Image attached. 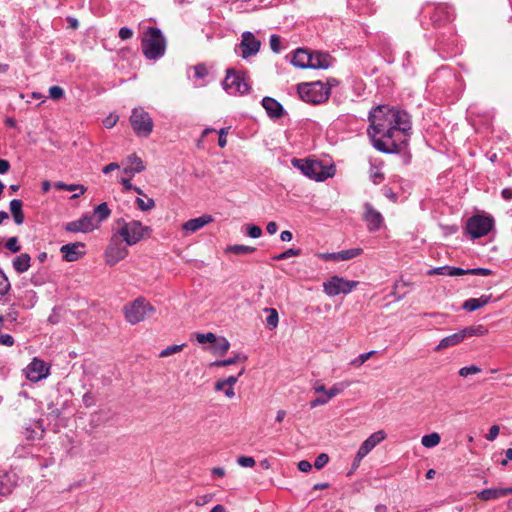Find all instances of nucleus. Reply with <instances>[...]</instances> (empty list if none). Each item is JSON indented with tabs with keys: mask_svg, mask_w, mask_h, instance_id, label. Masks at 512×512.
I'll return each mask as SVG.
<instances>
[{
	"mask_svg": "<svg viewBox=\"0 0 512 512\" xmlns=\"http://www.w3.org/2000/svg\"><path fill=\"white\" fill-rule=\"evenodd\" d=\"M228 133V128H221L219 131L218 145L223 148L227 144L226 135Z\"/></svg>",
	"mask_w": 512,
	"mask_h": 512,
	"instance_id": "nucleus-60",
	"label": "nucleus"
},
{
	"mask_svg": "<svg viewBox=\"0 0 512 512\" xmlns=\"http://www.w3.org/2000/svg\"><path fill=\"white\" fill-rule=\"evenodd\" d=\"M311 53L305 49L298 48L293 55L291 63L298 68H310Z\"/></svg>",
	"mask_w": 512,
	"mask_h": 512,
	"instance_id": "nucleus-26",
	"label": "nucleus"
},
{
	"mask_svg": "<svg viewBox=\"0 0 512 512\" xmlns=\"http://www.w3.org/2000/svg\"><path fill=\"white\" fill-rule=\"evenodd\" d=\"M64 96V90L60 86H52L49 88V97L53 100L61 99Z\"/></svg>",
	"mask_w": 512,
	"mask_h": 512,
	"instance_id": "nucleus-49",
	"label": "nucleus"
},
{
	"mask_svg": "<svg viewBox=\"0 0 512 512\" xmlns=\"http://www.w3.org/2000/svg\"><path fill=\"white\" fill-rule=\"evenodd\" d=\"M450 271H451V266L446 265V266L433 268V269L429 270L428 274H430V275L438 274V275L450 276Z\"/></svg>",
	"mask_w": 512,
	"mask_h": 512,
	"instance_id": "nucleus-55",
	"label": "nucleus"
},
{
	"mask_svg": "<svg viewBox=\"0 0 512 512\" xmlns=\"http://www.w3.org/2000/svg\"><path fill=\"white\" fill-rule=\"evenodd\" d=\"M358 285V281L332 276L323 283V291L329 297H334L339 294H348Z\"/></svg>",
	"mask_w": 512,
	"mask_h": 512,
	"instance_id": "nucleus-10",
	"label": "nucleus"
},
{
	"mask_svg": "<svg viewBox=\"0 0 512 512\" xmlns=\"http://www.w3.org/2000/svg\"><path fill=\"white\" fill-rule=\"evenodd\" d=\"M222 85L224 90L231 95H242L247 93L250 89L245 73L236 71L233 68L227 69L226 77L223 80Z\"/></svg>",
	"mask_w": 512,
	"mask_h": 512,
	"instance_id": "nucleus-9",
	"label": "nucleus"
},
{
	"mask_svg": "<svg viewBox=\"0 0 512 512\" xmlns=\"http://www.w3.org/2000/svg\"><path fill=\"white\" fill-rule=\"evenodd\" d=\"M270 48L273 52L279 53L281 51V40L280 37L276 34L270 36Z\"/></svg>",
	"mask_w": 512,
	"mask_h": 512,
	"instance_id": "nucleus-50",
	"label": "nucleus"
},
{
	"mask_svg": "<svg viewBox=\"0 0 512 512\" xmlns=\"http://www.w3.org/2000/svg\"><path fill=\"white\" fill-rule=\"evenodd\" d=\"M211 500H212V495L205 494V495L197 497L195 504L197 506H203V505L207 504L208 502H210Z\"/></svg>",
	"mask_w": 512,
	"mask_h": 512,
	"instance_id": "nucleus-63",
	"label": "nucleus"
},
{
	"mask_svg": "<svg viewBox=\"0 0 512 512\" xmlns=\"http://www.w3.org/2000/svg\"><path fill=\"white\" fill-rule=\"evenodd\" d=\"M196 339L200 344H204L207 342L213 343L216 342V335L212 332H208L206 334L197 333Z\"/></svg>",
	"mask_w": 512,
	"mask_h": 512,
	"instance_id": "nucleus-44",
	"label": "nucleus"
},
{
	"mask_svg": "<svg viewBox=\"0 0 512 512\" xmlns=\"http://www.w3.org/2000/svg\"><path fill=\"white\" fill-rule=\"evenodd\" d=\"M298 94L300 98L311 104H321L329 99L330 91L321 81L310 83H300L298 85Z\"/></svg>",
	"mask_w": 512,
	"mask_h": 512,
	"instance_id": "nucleus-5",
	"label": "nucleus"
},
{
	"mask_svg": "<svg viewBox=\"0 0 512 512\" xmlns=\"http://www.w3.org/2000/svg\"><path fill=\"white\" fill-rule=\"evenodd\" d=\"M229 348H230V343L225 338H221L220 341L217 342L216 347H215L216 351L221 355L225 354L229 350Z\"/></svg>",
	"mask_w": 512,
	"mask_h": 512,
	"instance_id": "nucleus-53",
	"label": "nucleus"
},
{
	"mask_svg": "<svg viewBox=\"0 0 512 512\" xmlns=\"http://www.w3.org/2000/svg\"><path fill=\"white\" fill-rule=\"evenodd\" d=\"M364 220L367 223V228L369 231H377L383 224V216L382 214L374 209V207L370 203H365L364 205Z\"/></svg>",
	"mask_w": 512,
	"mask_h": 512,
	"instance_id": "nucleus-16",
	"label": "nucleus"
},
{
	"mask_svg": "<svg viewBox=\"0 0 512 512\" xmlns=\"http://www.w3.org/2000/svg\"><path fill=\"white\" fill-rule=\"evenodd\" d=\"M123 242L122 238L116 233L112 235L105 251V259L108 265L113 266L128 255V245H124Z\"/></svg>",
	"mask_w": 512,
	"mask_h": 512,
	"instance_id": "nucleus-11",
	"label": "nucleus"
},
{
	"mask_svg": "<svg viewBox=\"0 0 512 512\" xmlns=\"http://www.w3.org/2000/svg\"><path fill=\"white\" fill-rule=\"evenodd\" d=\"M127 165L124 167L123 172L133 177L135 174L145 170L144 162L136 154H131L126 158Z\"/></svg>",
	"mask_w": 512,
	"mask_h": 512,
	"instance_id": "nucleus-24",
	"label": "nucleus"
},
{
	"mask_svg": "<svg viewBox=\"0 0 512 512\" xmlns=\"http://www.w3.org/2000/svg\"><path fill=\"white\" fill-rule=\"evenodd\" d=\"M5 247L13 253H17L21 250V246L18 243L17 237H11L7 240Z\"/></svg>",
	"mask_w": 512,
	"mask_h": 512,
	"instance_id": "nucleus-48",
	"label": "nucleus"
},
{
	"mask_svg": "<svg viewBox=\"0 0 512 512\" xmlns=\"http://www.w3.org/2000/svg\"><path fill=\"white\" fill-rule=\"evenodd\" d=\"M13 481L7 473H0V496H6L12 492Z\"/></svg>",
	"mask_w": 512,
	"mask_h": 512,
	"instance_id": "nucleus-31",
	"label": "nucleus"
},
{
	"mask_svg": "<svg viewBox=\"0 0 512 512\" xmlns=\"http://www.w3.org/2000/svg\"><path fill=\"white\" fill-rule=\"evenodd\" d=\"M499 432H500V427L498 425H493L490 427L488 433L486 434L485 438L488 440V441H494L497 436L499 435Z\"/></svg>",
	"mask_w": 512,
	"mask_h": 512,
	"instance_id": "nucleus-57",
	"label": "nucleus"
},
{
	"mask_svg": "<svg viewBox=\"0 0 512 512\" xmlns=\"http://www.w3.org/2000/svg\"><path fill=\"white\" fill-rule=\"evenodd\" d=\"M85 247L82 242H75L63 245L60 248V252L63 255V258L67 262L77 261L85 252L81 251Z\"/></svg>",
	"mask_w": 512,
	"mask_h": 512,
	"instance_id": "nucleus-17",
	"label": "nucleus"
},
{
	"mask_svg": "<svg viewBox=\"0 0 512 512\" xmlns=\"http://www.w3.org/2000/svg\"><path fill=\"white\" fill-rule=\"evenodd\" d=\"M94 214L95 215L93 216L95 218L97 217L96 222H98L100 225L101 222H103L110 216L111 210L108 207V204L106 202H103L94 208Z\"/></svg>",
	"mask_w": 512,
	"mask_h": 512,
	"instance_id": "nucleus-32",
	"label": "nucleus"
},
{
	"mask_svg": "<svg viewBox=\"0 0 512 512\" xmlns=\"http://www.w3.org/2000/svg\"><path fill=\"white\" fill-rule=\"evenodd\" d=\"M262 106L266 110L267 114L271 118H280L284 114L283 106L274 98L264 97L262 99Z\"/></svg>",
	"mask_w": 512,
	"mask_h": 512,
	"instance_id": "nucleus-23",
	"label": "nucleus"
},
{
	"mask_svg": "<svg viewBox=\"0 0 512 512\" xmlns=\"http://www.w3.org/2000/svg\"><path fill=\"white\" fill-rule=\"evenodd\" d=\"M492 300V295H481L479 298H469L464 301L462 304V308L467 312L476 311L485 305H487Z\"/></svg>",
	"mask_w": 512,
	"mask_h": 512,
	"instance_id": "nucleus-25",
	"label": "nucleus"
},
{
	"mask_svg": "<svg viewBox=\"0 0 512 512\" xmlns=\"http://www.w3.org/2000/svg\"><path fill=\"white\" fill-rule=\"evenodd\" d=\"M55 187L60 190H67V191H75L79 190V193H76L72 196V198H77L80 195H83L86 192V187L80 184H65L63 182H57L55 184Z\"/></svg>",
	"mask_w": 512,
	"mask_h": 512,
	"instance_id": "nucleus-34",
	"label": "nucleus"
},
{
	"mask_svg": "<svg viewBox=\"0 0 512 512\" xmlns=\"http://www.w3.org/2000/svg\"><path fill=\"white\" fill-rule=\"evenodd\" d=\"M208 74V69L204 64L194 66V75L198 79H202Z\"/></svg>",
	"mask_w": 512,
	"mask_h": 512,
	"instance_id": "nucleus-54",
	"label": "nucleus"
},
{
	"mask_svg": "<svg viewBox=\"0 0 512 512\" xmlns=\"http://www.w3.org/2000/svg\"><path fill=\"white\" fill-rule=\"evenodd\" d=\"M310 61V69H328L333 65L334 58L326 52L314 51L311 52Z\"/></svg>",
	"mask_w": 512,
	"mask_h": 512,
	"instance_id": "nucleus-18",
	"label": "nucleus"
},
{
	"mask_svg": "<svg viewBox=\"0 0 512 512\" xmlns=\"http://www.w3.org/2000/svg\"><path fill=\"white\" fill-rule=\"evenodd\" d=\"M292 165L298 168L306 177L315 181H324L334 175L332 166H324L317 160L294 158Z\"/></svg>",
	"mask_w": 512,
	"mask_h": 512,
	"instance_id": "nucleus-4",
	"label": "nucleus"
},
{
	"mask_svg": "<svg viewBox=\"0 0 512 512\" xmlns=\"http://www.w3.org/2000/svg\"><path fill=\"white\" fill-rule=\"evenodd\" d=\"M464 341L462 331H458L454 334L448 335L440 340L438 345L435 347V351H441L446 348L456 346Z\"/></svg>",
	"mask_w": 512,
	"mask_h": 512,
	"instance_id": "nucleus-27",
	"label": "nucleus"
},
{
	"mask_svg": "<svg viewBox=\"0 0 512 512\" xmlns=\"http://www.w3.org/2000/svg\"><path fill=\"white\" fill-rule=\"evenodd\" d=\"M237 463L241 467L251 468L255 465V460L253 457L250 456H240L237 458Z\"/></svg>",
	"mask_w": 512,
	"mask_h": 512,
	"instance_id": "nucleus-52",
	"label": "nucleus"
},
{
	"mask_svg": "<svg viewBox=\"0 0 512 512\" xmlns=\"http://www.w3.org/2000/svg\"><path fill=\"white\" fill-rule=\"evenodd\" d=\"M469 275H478V276H489L492 274V270L487 268H472L469 269Z\"/></svg>",
	"mask_w": 512,
	"mask_h": 512,
	"instance_id": "nucleus-58",
	"label": "nucleus"
},
{
	"mask_svg": "<svg viewBox=\"0 0 512 512\" xmlns=\"http://www.w3.org/2000/svg\"><path fill=\"white\" fill-rule=\"evenodd\" d=\"M184 346L185 344L168 346L160 352L159 357L164 358L174 353H178L183 349Z\"/></svg>",
	"mask_w": 512,
	"mask_h": 512,
	"instance_id": "nucleus-43",
	"label": "nucleus"
},
{
	"mask_svg": "<svg viewBox=\"0 0 512 512\" xmlns=\"http://www.w3.org/2000/svg\"><path fill=\"white\" fill-rule=\"evenodd\" d=\"M142 52L149 60L161 58L166 51V39L159 28L149 27L141 43Z\"/></svg>",
	"mask_w": 512,
	"mask_h": 512,
	"instance_id": "nucleus-2",
	"label": "nucleus"
},
{
	"mask_svg": "<svg viewBox=\"0 0 512 512\" xmlns=\"http://www.w3.org/2000/svg\"><path fill=\"white\" fill-rule=\"evenodd\" d=\"M117 224L119 228L116 234L120 236L128 246L137 244L145 237V235H149L151 232V228L149 226H144L137 220L127 222L124 219H119Z\"/></svg>",
	"mask_w": 512,
	"mask_h": 512,
	"instance_id": "nucleus-3",
	"label": "nucleus"
},
{
	"mask_svg": "<svg viewBox=\"0 0 512 512\" xmlns=\"http://www.w3.org/2000/svg\"><path fill=\"white\" fill-rule=\"evenodd\" d=\"M118 115L116 114H110L109 116H107L104 120H103V125L110 129L112 127H114L116 125V123L118 122Z\"/></svg>",
	"mask_w": 512,
	"mask_h": 512,
	"instance_id": "nucleus-56",
	"label": "nucleus"
},
{
	"mask_svg": "<svg viewBox=\"0 0 512 512\" xmlns=\"http://www.w3.org/2000/svg\"><path fill=\"white\" fill-rule=\"evenodd\" d=\"M481 372V368L476 365H470L460 368L458 374L461 377H467L469 375L477 374Z\"/></svg>",
	"mask_w": 512,
	"mask_h": 512,
	"instance_id": "nucleus-42",
	"label": "nucleus"
},
{
	"mask_svg": "<svg viewBox=\"0 0 512 512\" xmlns=\"http://www.w3.org/2000/svg\"><path fill=\"white\" fill-rule=\"evenodd\" d=\"M461 331L464 339L473 336H484L488 333V329L482 324L468 326L463 328Z\"/></svg>",
	"mask_w": 512,
	"mask_h": 512,
	"instance_id": "nucleus-30",
	"label": "nucleus"
},
{
	"mask_svg": "<svg viewBox=\"0 0 512 512\" xmlns=\"http://www.w3.org/2000/svg\"><path fill=\"white\" fill-rule=\"evenodd\" d=\"M0 344L12 346L14 344V338L10 334H2L0 336Z\"/></svg>",
	"mask_w": 512,
	"mask_h": 512,
	"instance_id": "nucleus-62",
	"label": "nucleus"
},
{
	"mask_svg": "<svg viewBox=\"0 0 512 512\" xmlns=\"http://www.w3.org/2000/svg\"><path fill=\"white\" fill-rule=\"evenodd\" d=\"M363 253L362 248H351L337 252L338 261H346Z\"/></svg>",
	"mask_w": 512,
	"mask_h": 512,
	"instance_id": "nucleus-36",
	"label": "nucleus"
},
{
	"mask_svg": "<svg viewBox=\"0 0 512 512\" xmlns=\"http://www.w3.org/2000/svg\"><path fill=\"white\" fill-rule=\"evenodd\" d=\"M213 220L214 219L211 215H202L198 218H193L183 223L182 230L188 233H194L203 228L205 225L213 222Z\"/></svg>",
	"mask_w": 512,
	"mask_h": 512,
	"instance_id": "nucleus-22",
	"label": "nucleus"
},
{
	"mask_svg": "<svg viewBox=\"0 0 512 512\" xmlns=\"http://www.w3.org/2000/svg\"><path fill=\"white\" fill-rule=\"evenodd\" d=\"M263 311L265 313H268V316L266 318V324L268 329H275L279 324V315L277 310L275 308H264Z\"/></svg>",
	"mask_w": 512,
	"mask_h": 512,
	"instance_id": "nucleus-33",
	"label": "nucleus"
},
{
	"mask_svg": "<svg viewBox=\"0 0 512 512\" xmlns=\"http://www.w3.org/2000/svg\"><path fill=\"white\" fill-rule=\"evenodd\" d=\"M328 461H329L328 454L321 453L316 457L315 462H314V467L316 469H321L328 463Z\"/></svg>",
	"mask_w": 512,
	"mask_h": 512,
	"instance_id": "nucleus-51",
	"label": "nucleus"
},
{
	"mask_svg": "<svg viewBox=\"0 0 512 512\" xmlns=\"http://www.w3.org/2000/svg\"><path fill=\"white\" fill-rule=\"evenodd\" d=\"M99 227L96 218L89 214H83L79 219L68 222L64 229L72 233H88Z\"/></svg>",
	"mask_w": 512,
	"mask_h": 512,
	"instance_id": "nucleus-12",
	"label": "nucleus"
},
{
	"mask_svg": "<svg viewBox=\"0 0 512 512\" xmlns=\"http://www.w3.org/2000/svg\"><path fill=\"white\" fill-rule=\"evenodd\" d=\"M327 403H328L327 398H325V396H320L310 402V407L315 408L317 406H322Z\"/></svg>",
	"mask_w": 512,
	"mask_h": 512,
	"instance_id": "nucleus-64",
	"label": "nucleus"
},
{
	"mask_svg": "<svg viewBox=\"0 0 512 512\" xmlns=\"http://www.w3.org/2000/svg\"><path fill=\"white\" fill-rule=\"evenodd\" d=\"M261 42L249 31L242 34V40L239 44L241 57L247 59L256 55L260 50Z\"/></svg>",
	"mask_w": 512,
	"mask_h": 512,
	"instance_id": "nucleus-14",
	"label": "nucleus"
},
{
	"mask_svg": "<svg viewBox=\"0 0 512 512\" xmlns=\"http://www.w3.org/2000/svg\"><path fill=\"white\" fill-rule=\"evenodd\" d=\"M24 371L28 380L38 382L48 377L49 366L43 360L34 358Z\"/></svg>",
	"mask_w": 512,
	"mask_h": 512,
	"instance_id": "nucleus-13",
	"label": "nucleus"
},
{
	"mask_svg": "<svg viewBox=\"0 0 512 512\" xmlns=\"http://www.w3.org/2000/svg\"><path fill=\"white\" fill-rule=\"evenodd\" d=\"M386 438V433L379 430L371 434L360 446V455H368L380 442Z\"/></svg>",
	"mask_w": 512,
	"mask_h": 512,
	"instance_id": "nucleus-20",
	"label": "nucleus"
},
{
	"mask_svg": "<svg viewBox=\"0 0 512 512\" xmlns=\"http://www.w3.org/2000/svg\"><path fill=\"white\" fill-rule=\"evenodd\" d=\"M370 179L374 184H379L383 181V173L376 167L372 166L370 170Z\"/></svg>",
	"mask_w": 512,
	"mask_h": 512,
	"instance_id": "nucleus-46",
	"label": "nucleus"
},
{
	"mask_svg": "<svg viewBox=\"0 0 512 512\" xmlns=\"http://www.w3.org/2000/svg\"><path fill=\"white\" fill-rule=\"evenodd\" d=\"M155 312V308L144 298L140 297L124 307L127 322L134 325Z\"/></svg>",
	"mask_w": 512,
	"mask_h": 512,
	"instance_id": "nucleus-7",
	"label": "nucleus"
},
{
	"mask_svg": "<svg viewBox=\"0 0 512 512\" xmlns=\"http://www.w3.org/2000/svg\"><path fill=\"white\" fill-rule=\"evenodd\" d=\"M82 402L85 407H91L95 404V398L91 392H86L82 397Z\"/></svg>",
	"mask_w": 512,
	"mask_h": 512,
	"instance_id": "nucleus-59",
	"label": "nucleus"
},
{
	"mask_svg": "<svg viewBox=\"0 0 512 512\" xmlns=\"http://www.w3.org/2000/svg\"><path fill=\"white\" fill-rule=\"evenodd\" d=\"M31 257L27 253H22L13 260V268L18 273H24L30 268Z\"/></svg>",
	"mask_w": 512,
	"mask_h": 512,
	"instance_id": "nucleus-29",
	"label": "nucleus"
},
{
	"mask_svg": "<svg viewBox=\"0 0 512 512\" xmlns=\"http://www.w3.org/2000/svg\"><path fill=\"white\" fill-rule=\"evenodd\" d=\"M136 205L141 211H150L155 207V201L152 198L146 197V200L143 198H136Z\"/></svg>",
	"mask_w": 512,
	"mask_h": 512,
	"instance_id": "nucleus-39",
	"label": "nucleus"
},
{
	"mask_svg": "<svg viewBox=\"0 0 512 512\" xmlns=\"http://www.w3.org/2000/svg\"><path fill=\"white\" fill-rule=\"evenodd\" d=\"M246 234L251 238H259L262 235V229L253 224H249L246 227Z\"/></svg>",
	"mask_w": 512,
	"mask_h": 512,
	"instance_id": "nucleus-47",
	"label": "nucleus"
},
{
	"mask_svg": "<svg viewBox=\"0 0 512 512\" xmlns=\"http://www.w3.org/2000/svg\"><path fill=\"white\" fill-rule=\"evenodd\" d=\"M255 250H256L255 247L242 245V244L230 245L226 248L227 253H233L236 255L251 254Z\"/></svg>",
	"mask_w": 512,
	"mask_h": 512,
	"instance_id": "nucleus-35",
	"label": "nucleus"
},
{
	"mask_svg": "<svg viewBox=\"0 0 512 512\" xmlns=\"http://www.w3.org/2000/svg\"><path fill=\"white\" fill-rule=\"evenodd\" d=\"M245 371V368L239 371L237 376H229L228 378L218 380L215 383L214 389L215 391H222L224 387H226L225 396L229 399H232L235 396V391L233 386L237 383L238 377L241 376Z\"/></svg>",
	"mask_w": 512,
	"mask_h": 512,
	"instance_id": "nucleus-19",
	"label": "nucleus"
},
{
	"mask_svg": "<svg viewBox=\"0 0 512 512\" xmlns=\"http://www.w3.org/2000/svg\"><path fill=\"white\" fill-rule=\"evenodd\" d=\"M512 494V487L507 488H488L477 493V497L482 501L496 500Z\"/></svg>",
	"mask_w": 512,
	"mask_h": 512,
	"instance_id": "nucleus-21",
	"label": "nucleus"
},
{
	"mask_svg": "<svg viewBox=\"0 0 512 512\" xmlns=\"http://www.w3.org/2000/svg\"><path fill=\"white\" fill-rule=\"evenodd\" d=\"M9 290L10 282L5 273L0 269V300L8 293Z\"/></svg>",
	"mask_w": 512,
	"mask_h": 512,
	"instance_id": "nucleus-41",
	"label": "nucleus"
},
{
	"mask_svg": "<svg viewBox=\"0 0 512 512\" xmlns=\"http://www.w3.org/2000/svg\"><path fill=\"white\" fill-rule=\"evenodd\" d=\"M130 123L133 131L139 137H148L153 131V120L149 113L142 107H137L132 110Z\"/></svg>",
	"mask_w": 512,
	"mask_h": 512,
	"instance_id": "nucleus-8",
	"label": "nucleus"
},
{
	"mask_svg": "<svg viewBox=\"0 0 512 512\" xmlns=\"http://www.w3.org/2000/svg\"><path fill=\"white\" fill-rule=\"evenodd\" d=\"M495 226L494 218L489 214H476L466 222V231L472 239L488 235Z\"/></svg>",
	"mask_w": 512,
	"mask_h": 512,
	"instance_id": "nucleus-6",
	"label": "nucleus"
},
{
	"mask_svg": "<svg viewBox=\"0 0 512 512\" xmlns=\"http://www.w3.org/2000/svg\"><path fill=\"white\" fill-rule=\"evenodd\" d=\"M367 134L372 146L385 154H397L406 146L411 130L410 116L407 112L378 105L368 115Z\"/></svg>",
	"mask_w": 512,
	"mask_h": 512,
	"instance_id": "nucleus-1",
	"label": "nucleus"
},
{
	"mask_svg": "<svg viewBox=\"0 0 512 512\" xmlns=\"http://www.w3.org/2000/svg\"><path fill=\"white\" fill-rule=\"evenodd\" d=\"M375 353H376V351H374V350L366 352V353H362L355 360H353L351 362V364L359 367V366L363 365Z\"/></svg>",
	"mask_w": 512,
	"mask_h": 512,
	"instance_id": "nucleus-45",
	"label": "nucleus"
},
{
	"mask_svg": "<svg viewBox=\"0 0 512 512\" xmlns=\"http://www.w3.org/2000/svg\"><path fill=\"white\" fill-rule=\"evenodd\" d=\"M133 36V31L132 29L128 28V27H122L120 28L119 30V37L122 39V40H127V39H130L132 38Z\"/></svg>",
	"mask_w": 512,
	"mask_h": 512,
	"instance_id": "nucleus-61",
	"label": "nucleus"
},
{
	"mask_svg": "<svg viewBox=\"0 0 512 512\" xmlns=\"http://www.w3.org/2000/svg\"><path fill=\"white\" fill-rule=\"evenodd\" d=\"M22 207L23 202L20 199H13L9 203L10 212L17 225H21L24 222V213Z\"/></svg>",
	"mask_w": 512,
	"mask_h": 512,
	"instance_id": "nucleus-28",
	"label": "nucleus"
},
{
	"mask_svg": "<svg viewBox=\"0 0 512 512\" xmlns=\"http://www.w3.org/2000/svg\"><path fill=\"white\" fill-rule=\"evenodd\" d=\"M347 387L348 384L346 383H336L328 389V396H325V398H327V401L329 402L332 398L342 393Z\"/></svg>",
	"mask_w": 512,
	"mask_h": 512,
	"instance_id": "nucleus-40",
	"label": "nucleus"
},
{
	"mask_svg": "<svg viewBox=\"0 0 512 512\" xmlns=\"http://www.w3.org/2000/svg\"><path fill=\"white\" fill-rule=\"evenodd\" d=\"M246 359H247V356H245L243 354H237L234 357H231V358H228L225 360H217L212 363V366H228V365H232V364H235L238 362H244V361H246Z\"/></svg>",
	"mask_w": 512,
	"mask_h": 512,
	"instance_id": "nucleus-38",
	"label": "nucleus"
},
{
	"mask_svg": "<svg viewBox=\"0 0 512 512\" xmlns=\"http://www.w3.org/2000/svg\"><path fill=\"white\" fill-rule=\"evenodd\" d=\"M440 435L436 432L424 435L421 439V443L426 448L435 447L440 443Z\"/></svg>",
	"mask_w": 512,
	"mask_h": 512,
	"instance_id": "nucleus-37",
	"label": "nucleus"
},
{
	"mask_svg": "<svg viewBox=\"0 0 512 512\" xmlns=\"http://www.w3.org/2000/svg\"><path fill=\"white\" fill-rule=\"evenodd\" d=\"M430 19L435 25L442 26L446 22L452 21L453 9L447 4H438L433 8Z\"/></svg>",
	"mask_w": 512,
	"mask_h": 512,
	"instance_id": "nucleus-15",
	"label": "nucleus"
}]
</instances>
